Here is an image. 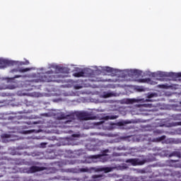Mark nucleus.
I'll list each match as a JSON object with an SVG mask.
<instances>
[{
  "label": "nucleus",
  "mask_w": 181,
  "mask_h": 181,
  "mask_svg": "<svg viewBox=\"0 0 181 181\" xmlns=\"http://www.w3.org/2000/svg\"><path fill=\"white\" fill-rule=\"evenodd\" d=\"M60 76L59 74H55L52 70H49L41 76V80L45 83L56 82Z\"/></svg>",
  "instance_id": "obj_1"
},
{
  "label": "nucleus",
  "mask_w": 181,
  "mask_h": 181,
  "mask_svg": "<svg viewBox=\"0 0 181 181\" xmlns=\"http://www.w3.org/2000/svg\"><path fill=\"white\" fill-rule=\"evenodd\" d=\"M72 115H74V121H76V117L78 118V119H80V121H88L90 119H94V117L91 116V114L87 112H76Z\"/></svg>",
  "instance_id": "obj_2"
},
{
  "label": "nucleus",
  "mask_w": 181,
  "mask_h": 181,
  "mask_svg": "<svg viewBox=\"0 0 181 181\" xmlns=\"http://www.w3.org/2000/svg\"><path fill=\"white\" fill-rule=\"evenodd\" d=\"M58 119H66L65 122H64V124L66 125V127H73V122H74V115L71 114L69 115H66L64 113H62L59 117ZM67 124L69 125H67Z\"/></svg>",
  "instance_id": "obj_3"
},
{
  "label": "nucleus",
  "mask_w": 181,
  "mask_h": 181,
  "mask_svg": "<svg viewBox=\"0 0 181 181\" xmlns=\"http://www.w3.org/2000/svg\"><path fill=\"white\" fill-rule=\"evenodd\" d=\"M158 76L160 77H175V78H179V77H181V72L179 73H165V72H159Z\"/></svg>",
  "instance_id": "obj_4"
},
{
  "label": "nucleus",
  "mask_w": 181,
  "mask_h": 181,
  "mask_svg": "<svg viewBox=\"0 0 181 181\" xmlns=\"http://www.w3.org/2000/svg\"><path fill=\"white\" fill-rule=\"evenodd\" d=\"M172 119H174V121H180L177 122H173L172 123L173 127L181 126V114L173 115Z\"/></svg>",
  "instance_id": "obj_5"
},
{
  "label": "nucleus",
  "mask_w": 181,
  "mask_h": 181,
  "mask_svg": "<svg viewBox=\"0 0 181 181\" xmlns=\"http://www.w3.org/2000/svg\"><path fill=\"white\" fill-rule=\"evenodd\" d=\"M13 62L6 59H0V69H6L8 66H12Z\"/></svg>",
  "instance_id": "obj_6"
},
{
  "label": "nucleus",
  "mask_w": 181,
  "mask_h": 181,
  "mask_svg": "<svg viewBox=\"0 0 181 181\" xmlns=\"http://www.w3.org/2000/svg\"><path fill=\"white\" fill-rule=\"evenodd\" d=\"M127 163H131L133 166H136L138 165H144V161H139V159L136 158H129L126 160Z\"/></svg>",
  "instance_id": "obj_7"
},
{
  "label": "nucleus",
  "mask_w": 181,
  "mask_h": 181,
  "mask_svg": "<svg viewBox=\"0 0 181 181\" xmlns=\"http://www.w3.org/2000/svg\"><path fill=\"white\" fill-rule=\"evenodd\" d=\"M42 170H45V168L33 165L29 168L28 173H36V172H42Z\"/></svg>",
  "instance_id": "obj_8"
},
{
  "label": "nucleus",
  "mask_w": 181,
  "mask_h": 181,
  "mask_svg": "<svg viewBox=\"0 0 181 181\" xmlns=\"http://www.w3.org/2000/svg\"><path fill=\"white\" fill-rule=\"evenodd\" d=\"M103 175H94L89 181H100L103 179Z\"/></svg>",
  "instance_id": "obj_9"
},
{
  "label": "nucleus",
  "mask_w": 181,
  "mask_h": 181,
  "mask_svg": "<svg viewBox=\"0 0 181 181\" xmlns=\"http://www.w3.org/2000/svg\"><path fill=\"white\" fill-rule=\"evenodd\" d=\"M30 70V68H25V69H19L18 70V69H12L11 70V73H16L18 71H19L20 73H26V71H29Z\"/></svg>",
  "instance_id": "obj_10"
},
{
  "label": "nucleus",
  "mask_w": 181,
  "mask_h": 181,
  "mask_svg": "<svg viewBox=\"0 0 181 181\" xmlns=\"http://www.w3.org/2000/svg\"><path fill=\"white\" fill-rule=\"evenodd\" d=\"M115 93L112 92H104L103 93V98H110V97H115Z\"/></svg>",
  "instance_id": "obj_11"
},
{
  "label": "nucleus",
  "mask_w": 181,
  "mask_h": 181,
  "mask_svg": "<svg viewBox=\"0 0 181 181\" xmlns=\"http://www.w3.org/2000/svg\"><path fill=\"white\" fill-rule=\"evenodd\" d=\"M6 88L8 90H13L15 88V85H8L0 87V90H6Z\"/></svg>",
  "instance_id": "obj_12"
},
{
  "label": "nucleus",
  "mask_w": 181,
  "mask_h": 181,
  "mask_svg": "<svg viewBox=\"0 0 181 181\" xmlns=\"http://www.w3.org/2000/svg\"><path fill=\"white\" fill-rule=\"evenodd\" d=\"M166 139V136L163 135L160 137L153 139V142H161V141H165Z\"/></svg>",
  "instance_id": "obj_13"
},
{
  "label": "nucleus",
  "mask_w": 181,
  "mask_h": 181,
  "mask_svg": "<svg viewBox=\"0 0 181 181\" xmlns=\"http://www.w3.org/2000/svg\"><path fill=\"white\" fill-rule=\"evenodd\" d=\"M74 77H84V71H81L79 72H76L73 74Z\"/></svg>",
  "instance_id": "obj_14"
},
{
  "label": "nucleus",
  "mask_w": 181,
  "mask_h": 181,
  "mask_svg": "<svg viewBox=\"0 0 181 181\" xmlns=\"http://www.w3.org/2000/svg\"><path fill=\"white\" fill-rule=\"evenodd\" d=\"M117 118H118V116L111 115V116H105V117H103V119L108 121V119H117Z\"/></svg>",
  "instance_id": "obj_15"
},
{
  "label": "nucleus",
  "mask_w": 181,
  "mask_h": 181,
  "mask_svg": "<svg viewBox=\"0 0 181 181\" xmlns=\"http://www.w3.org/2000/svg\"><path fill=\"white\" fill-rule=\"evenodd\" d=\"M158 88H172V86H169L167 83L166 84H159L158 85Z\"/></svg>",
  "instance_id": "obj_16"
},
{
  "label": "nucleus",
  "mask_w": 181,
  "mask_h": 181,
  "mask_svg": "<svg viewBox=\"0 0 181 181\" xmlns=\"http://www.w3.org/2000/svg\"><path fill=\"white\" fill-rule=\"evenodd\" d=\"M23 103L27 107H30L33 105V102L31 100H28V99H24Z\"/></svg>",
  "instance_id": "obj_17"
},
{
  "label": "nucleus",
  "mask_w": 181,
  "mask_h": 181,
  "mask_svg": "<svg viewBox=\"0 0 181 181\" xmlns=\"http://www.w3.org/2000/svg\"><path fill=\"white\" fill-rule=\"evenodd\" d=\"M139 83H151V78H140L138 80Z\"/></svg>",
  "instance_id": "obj_18"
},
{
  "label": "nucleus",
  "mask_w": 181,
  "mask_h": 181,
  "mask_svg": "<svg viewBox=\"0 0 181 181\" xmlns=\"http://www.w3.org/2000/svg\"><path fill=\"white\" fill-rule=\"evenodd\" d=\"M172 156H180V153L177 151H174L169 155L170 158H172Z\"/></svg>",
  "instance_id": "obj_19"
},
{
  "label": "nucleus",
  "mask_w": 181,
  "mask_h": 181,
  "mask_svg": "<svg viewBox=\"0 0 181 181\" xmlns=\"http://www.w3.org/2000/svg\"><path fill=\"white\" fill-rule=\"evenodd\" d=\"M105 70L107 73H112L114 71V69L110 66H107Z\"/></svg>",
  "instance_id": "obj_20"
},
{
  "label": "nucleus",
  "mask_w": 181,
  "mask_h": 181,
  "mask_svg": "<svg viewBox=\"0 0 181 181\" xmlns=\"http://www.w3.org/2000/svg\"><path fill=\"white\" fill-rule=\"evenodd\" d=\"M153 97H156V93H148L147 95V98H153Z\"/></svg>",
  "instance_id": "obj_21"
},
{
  "label": "nucleus",
  "mask_w": 181,
  "mask_h": 181,
  "mask_svg": "<svg viewBox=\"0 0 181 181\" xmlns=\"http://www.w3.org/2000/svg\"><path fill=\"white\" fill-rule=\"evenodd\" d=\"M103 170H104L105 173H109V172H111L112 169H111V168L107 167V168H103Z\"/></svg>",
  "instance_id": "obj_22"
},
{
  "label": "nucleus",
  "mask_w": 181,
  "mask_h": 181,
  "mask_svg": "<svg viewBox=\"0 0 181 181\" xmlns=\"http://www.w3.org/2000/svg\"><path fill=\"white\" fill-rule=\"evenodd\" d=\"M133 73L135 76H139V74H141V73L136 69H135Z\"/></svg>",
  "instance_id": "obj_23"
},
{
  "label": "nucleus",
  "mask_w": 181,
  "mask_h": 181,
  "mask_svg": "<svg viewBox=\"0 0 181 181\" xmlns=\"http://www.w3.org/2000/svg\"><path fill=\"white\" fill-rule=\"evenodd\" d=\"M81 172H88V168H81L80 169Z\"/></svg>",
  "instance_id": "obj_24"
},
{
  "label": "nucleus",
  "mask_w": 181,
  "mask_h": 181,
  "mask_svg": "<svg viewBox=\"0 0 181 181\" xmlns=\"http://www.w3.org/2000/svg\"><path fill=\"white\" fill-rule=\"evenodd\" d=\"M128 103L129 104H134V100L133 99H130V100H128Z\"/></svg>",
  "instance_id": "obj_25"
},
{
  "label": "nucleus",
  "mask_w": 181,
  "mask_h": 181,
  "mask_svg": "<svg viewBox=\"0 0 181 181\" xmlns=\"http://www.w3.org/2000/svg\"><path fill=\"white\" fill-rule=\"evenodd\" d=\"M19 77H22V75H16L13 78H19Z\"/></svg>",
  "instance_id": "obj_26"
},
{
  "label": "nucleus",
  "mask_w": 181,
  "mask_h": 181,
  "mask_svg": "<svg viewBox=\"0 0 181 181\" xmlns=\"http://www.w3.org/2000/svg\"><path fill=\"white\" fill-rule=\"evenodd\" d=\"M10 136H11V135H9V134H4V138H9Z\"/></svg>",
  "instance_id": "obj_27"
},
{
  "label": "nucleus",
  "mask_w": 181,
  "mask_h": 181,
  "mask_svg": "<svg viewBox=\"0 0 181 181\" xmlns=\"http://www.w3.org/2000/svg\"><path fill=\"white\" fill-rule=\"evenodd\" d=\"M46 145H47V144H45V143H42L41 144V146H42V148L46 146Z\"/></svg>",
  "instance_id": "obj_28"
},
{
  "label": "nucleus",
  "mask_w": 181,
  "mask_h": 181,
  "mask_svg": "<svg viewBox=\"0 0 181 181\" xmlns=\"http://www.w3.org/2000/svg\"><path fill=\"white\" fill-rule=\"evenodd\" d=\"M75 88H76L77 90H78V88H81V87H80V86H75Z\"/></svg>",
  "instance_id": "obj_29"
},
{
  "label": "nucleus",
  "mask_w": 181,
  "mask_h": 181,
  "mask_svg": "<svg viewBox=\"0 0 181 181\" xmlns=\"http://www.w3.org/2000/svg\"><path fill=\"white\" fill-rule=\"evenodd\" d=\"M151 84H158V83L153 81V82L151 83Z\"/></svg>",
  "instance_id": "obj_30"
},
{
  "label": "nucleus",
  "mask_w": 181,
  "mask_h": 181,
  "mask_svg": "<svg viewBox=\"0 0 181 181\" xmlns=\"http://www.w3.org/2000/svg\"><path fill=\"white\" fill-rule=\"evenodd\" d=\"M23 95H29V94L23 93Z\"/></svg>",
  "instance_id": "obj_31"
},
{
  "label": "nucleus",
  "mask_w": 181,
  "mask_h": 181,
  "mask_svg": "<svg viewBox=\"0 0 181 181\" xmlns=\"http://www.w3.org/2000/svg\"><path fill=\"white\" fill-rule=\"evenodd\" d=\"M25 64H29V61H27Z\"/></svg>",
  "instance_id": "obj_32"
},
{
  "label": "nucleus",
  "mask_w": 181,
  "mask_h": 181,
  "mask_svg": "<svg viewBox=\"0 0 181 181\" xmlns=\"http://www.w3.org/2000/svg\"><path fill=\"white\" fill-rule=\"evenodd\" d=\"M139 90V91H142V89H138Z\"/></svg>",
  "instance_id": "obj_33"
},
{
  "label": "nucleus",
  "mask_w": 181,
  "mask_h": 181,
  "mask_svg": "<svg viewBox=\"0 0 181 181\" xmlns=\"http://www.w3.org/2000/svg\"><path fill=\"white\" fill-rule=\"evenodd\" d=\"M103 122H100V124H103Z\"/></svg>",
  "instance_id": "obj_34"
},
{
  "label": "nucleus",
  "mask_w": 181,
  "mask_h": 181,
  "mask_svg": "<svg viewBox=\"0 0 181 181\" xmlns=\"http://www.w3.org/2000/svg\"><path fill=\"white\" fill-rule=\"evenodd\" d=\"M59 70H62V68H59Z\"/></svg>",
  "instance_id": "obj_35"
}]
</instances>
